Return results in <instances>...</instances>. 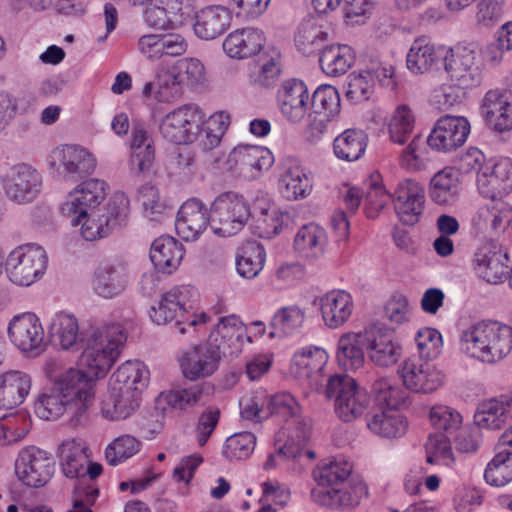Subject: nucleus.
Returning a JSON list of instances; mask_svg holds the SVG:
<instances>
[{"label": "nucleus", "mask_w": 512, "mask_h": 512, "mask_svg": "<svg viewBox=\"0 0 512 512\" xmlns=\"http://www.w3.org/2000/svg\"><path fill=\"white\" fill-rule=\"evenodd\" d=\"M95 381L87 371L69 368L52 380V386L39 395L35 409L46 420H56L64 413L72 427L84 425L95 399Z\"/></svg>", "instance_id": "nucleus-1"}, {"label": "nucleus", "mask_w": 512, "mask_h": 512, "mask_svg": "<svg viewBox=\"0 0 512 512\" xmlns=\"http://www.w3.org/2000/svg\"><path fill=\"white\" fill-rule=\"evenodd\" d=\"M352 465L344 460H325L313 470L318 487L312 489L313 500L330 508H349L367 495L366 485L351 476Z\"/></svg>", "instance_id": "nucleus-2"}, {"label": "nucleus", "mask_w": 512, "mask_h": 512, "mask_svg": "<svg viewBox=\"0 0 512 512\" xmlns=\"http://www.w3.org/2000/svg\"><path fill=\"white\" fill-rule=\"evenodd\" d=\"M149 370L141 361H126L111 376L109 397L103 415L111 420L126 419L138 407L141 392L149 382Z\"/></svg>", "instance_id": "nucleus-3"}, {"label": "nucleus", "mask_w": 512, "mask_h": 512, "mask_svg": "<svg viewBox=\"0 0 512 512\" xmlns=\"http://www.w3.org/2000/svg\"><path fill=\"white\" fill-rule=\"evenodd\" d=\"M462 349L483 363H496L512 350V327L498 321H480L461 335Z\"/></svg>", "instance_id": "nucleus-4"}, {"label": "nucleus", "mask_w": 512, "mask_h": 512, "mask_svg": "<svg viewBox=\"0 0 512 512\" xmlns=\"http://www.w3.org/2000/svg\"><path fill=\"white\" fill-rule=\"evenodd\" d=\"M81 341V364L92 377L99 379L107 374L118 358L126 335L120 324H110L91 329Z\"/></svg>", "instance_id": "nucleus-5"}, {"label": "nucleus", "mask_w": 512, "mask_h": 512, "mask_svg": "<svg viewBox=\"0 0 512 512\" xmlns=\"http://www.w3.org/2000/svg\"><path fill=\"white\" fill-rule=\"evenodd\" d=\"M196 294V290L188 286L172 288L162 296L157 307H151L149 311L151 320L157 325H165L176 320L174 327L179 334L186 332V325L195 326L199 323H207L208 316L205 313H201L199 316L186 315L187 310L192 308V305L189 304V297Z\"/></svg>", "instance_id": "nucleus-6"}, {"label": "nucleus", "mask_w": 512, "mask_h": 512, "mask_svg": "<svg viewBox=\"0 0 512 512\" xmlns=\"http://www.w3.org/2000/svg\"><path fill=\"white\" fill-rule=\"evenodd\" d=\"M252 215L247 201L234 192L220 194L211 204L209 225L221 237L236 235Z\"/></svg>", "instance_id": "nucleus-7"}, {"label": "nucleus", "mask_w": 512, "mask_h": 512, "mask_svg": "<svg viewBox=\"0 0 512 512\" xmlns=\"http://www.w3.org/2000/svg\"><path fill=\"white\" fill-rule=\"evenodd\" d=\"M325 394L327 398L334 399L335 413L343 422L356 420L368 407L367 393L348 375L331 376Z\"/></svg>", "instance_id": "nucleus-8"}, {"label": "nucleus", "mask_w": 512, "mask_h": 512, "mask_svg": "<svg viewBox=\"0 0 512 512\" xmlns=\"http://www.w3.org/2000/svg\"><path fill=\"white\" fill-rule=\"evenodd\" d=\"M127 209L128 199L123 193H115L106 206L81 217V235L87 241L107 237L125 223Z\"/></svg>", "instance_id": "nucleus-9"}, {"label": "nucleus", "mask_w": 512, "mask_h": 512, "mask_svg": "<svg viewBox=\"0 0 512 512\" xmlns=\"http://www.w3.org/2000/svg\"><path fill=\"white\" fill-rule=\"evenodd\" d=\"M46 251L37 245L29 244L14 249L6 260L9 279L19 286H30L40 279L47 268Z\"/></svg>", "instance_id": "nucleus-10"}, {"label": "nucleus", "mask_w": 512, "mask_h": 512, "mask_svg": "<svg viewBox=\"0 0 512 512\" xmlns=\"http://www.w3.org/2000/svg\"><path fill=\"white\" fill-rule=\"evenodd\" d=\"M206 114L196 104H185L168 113L160 124L162 136L169 142L181 145L192 143L199 137L200 126Z\"/></svg>", "instance_id": "nucleus-11"}, {"label": "nucleus", "mask_w": 512, "mask_h": 512, "mask_svg": "<svg viewBox=\"0 0 512 512\" xmlns=\"http://www.w3.org/2000/svg\"><path fill=\"white\" fill-rule=\"evenodd\" d=\"M55 472L53 456L35 446L22 449L15 461V473L18 479L28 487L45 486Z\"/></svg>", "instance_id": "nucleus-12"}, {"label": "nucleus", "mask_w": 512, "mask_h": 512, "mask_svg": "<svg viewBox=\"0 0 512 512\" xmlns=\"http://www.w3.org/2000/svg\"><path fill=\"white\" fill-rule=\"evenodd\" d=\"M473 261L478 276L490 284L504 282L512 270L506 248L493 239L478 247Z\"/></svg>", "instance_id": "nucleus-13"}, {"label": "nucleus", "mask_w": 512, "mask_h": 512, "mask_svg": "<svg viewBox=\"0 0 512 512\" xmlns=\"http://www.w3.org/2000/svg\"><path fill=\"white\" fill-rule=\"evenodd\" d=\"M107 196L105 181L91 178L82 181L69 193L68 201L63 204V214L71 217V225L78 226L81 217L87 216V211H96L97 207Z\"/></svg>", "instance_id": "nucleus-14"}, {"label": "nucleus", "mask_w": 512, "mask_h": 512, "mask_svg": "<svg viewBox=\"0 0 512 512\" xmlns=\"http://www.w3.org/2000/svg\"><path fill=\"white\" fill-rule=\"evenodd\" d=\"M10 341L23 353L36 357L45 350L44 330L35 314L13 317L8 326Z\"/></svg>", "instance_id": "nucleus-15"}, {"label": "nucleus", "mask_w": 512, "mask_h": 512, "mask_svg": "<svg viewBox=\"0 0 512 512\" xmlns=\"http://www.w3.org/2000/svg\"><path fill=\"white\" fill-rule=\"evenodd\" d=\"M43 180L41 174L27 164L16 166L3 179L6 197L19 205L32 203L40 195Z\"/></svg>", "instance_id": "nucleus-16"}, {"label": "nucleus", "mask_w": 512, "mask_h": 512, "mask_svg": "<svg viewBox=\"0 0 512 512\" xmlns=\"http://www.w3.org/2000/svg\"><path fill=\"white\" fill-rule=\"evenodd\" d=\"M405 388L414 393L426 394L435 391L444 380V374L428 361L415 357L407 358L398 368Z\"/></svg>", "instance_id": "nucleus-17"}, {"label": "nucleus", "mask_w": 512, "mask_h": 512, "mask_svg": "<svg viewBox=\"0 0 512 512\" xmlns=\"http://www.w3.org/2000/svg\"><path fill=\"white\" fill-rule=\"evenodd\" d=\"M244 339L251 341L240 319L231 315L219 319L210 332L207 342L219 352L221 357L233 358L242 351Z\"/></svg>", "instance_id": "nucleus-18"}, {"label": "nucleus", "mask_w": 512, "mask_h": 512, "mask_svg": "<svg viewBox=\"0 0 512 512\" xmlns=\"http://www.w3.org/2000/svg\"><path fill=\"white\" fill-rule=\"evenodd\" d=\"M281 115L290 123L298 124L309 111L310 95L307 85L299 79L285 80L277 92Z\"/></svg>", "instance_id": "nucleus-19"}, {"label": "nucleus", "mask_w": 512, "mask_h": 512, "mask_svg": "<svg viewBox=\"0 0 512 512\" xmlns=\"http://www.w3.org/2000/svg\"><path fill=\"white\" fill-rule=\"evenodd\" d=\"M475 52L470 46L457 44L450 47V90L455 89L454 101H461L465 95V89L476 85L478 80L472 72ZM452 91H450V98Z\"/></svg>", "instance_id": "nucleus-20"}, {"label": "nucleus", "mask_w": 512, "mask_h": 512, "mask_svg": "<svg viewBox=\"0 0 512 512\" xmlns=\"http://www.w3.org/2000/svg\"><path fill=\"white\" fill-rule=\"evenodd\" d=\"M274 163L272 152L261 146H238L229 154L228 164L239 176L256 178Z\"/></svg>", "instance_id": "nucleus-21"}, {"label": "nucleus", "mask_w": 512, "mask_h": 512, "mask_svg": "<svg viewBox=\"0 0 512 512\" xmlns=\"http://www.w3.org/2000/svg\"><path fill=\"white\" fill-rule=\"evenodd\" d=\"M366 350L370 360L379 367L395 365L402 356V346L392 333L383 332L379 325L366 329Z\"/></svg>", "instance_id": "nucleus-22"}, {"label": "nucleus", "mask_w": 512, "mask_h": 512, "mask_svg": "<svg viewBox=\"0 0 512 512\" xmlns=\"http://www.w3.org/2000/svg\"><path fill=\"white\" fill-rule=\"evenodd\" d=\"M57 172L66 182L75 183L90 176L96 168V159L86 149L66 145L59 152Z\"/></svg>", "instance_id": "nucleus-23"}, {"label": "nucleus", "mask_w": 512, "mask_h": 512, "mask_svg": "<svg viewBox=\"0 0 512 512\" xmlns=\"http://www.w3.org/2000/svg\"><path fill=\"white\" fill-rule=\"evenodd\" d=\"M209 225V213L198 199H189L180 207L175 222L177 234L185 241H194Z\"/></svg>", "instance_id": "nucleus-24"}, {"label": "nucleus", "mask_w": 512, "mask_h": 512, "mask_svg": "<svg viewBox=\"0 0 512 512\" xmlns=\"http://www.w3.org/2000/svg\"><path fill=\"white\" fill-rule=\"evenodd\" d=\"M222 357L212 346L206 344L194 346L183 354L180 366L184 376L190 380L212 375L218 368Z\"/></svg>", "instance_id": "nucleus-25"}, {"label": "nucleus", "mask_w": 512, "mask_h": 512, "mask_svg": "<svg viewBox=\"0 0 512 512\" xmlns=\"http://www.w3.org/2000/svg\"><path fill=\"white\" fill-rule=\"evenodd\" d=\"M393 201L400 221L406 225H414L422 214L424 190L415 181L406 180L398 185Z\"/></svg>", "instance_id": "nucleus-26"}, {"label": "nucleus", "mask_w": 512, "mask_h": 512, "mask_svg": "<svg viewBox=\"0 0 512 512\" xmlns=\"http://www.w3.org/2000/svg\"><path fill=\"white\" fill-rule=\"evenodd\" d=\"M155 161L153 139L142 124L132 128L130 166L132 175L148 176Z\"/></svg>", "instance_id": "nucleus-27"}, {"label": "nucleus", "mask_w": 512, "mask_h": 512, "mask_svg": "<svg viewBox=\"0 0 512 512\" xmlns=\"http://www.w3.org/2000/svg\"><path fill=\"white\" fill-rule=\"evenodd\" d=\"M231 20L232 16L228 8L222 5H210L196 13L194 32L200 39L213 40L227 31Z\"/></svg>", "instance_id": "nucleus-28"}, {"label": "nucleus", "mask_w": 512, "mask_h": 512, "mask_svg": "<svg viewBox=\"0 0 512 512\" xmlns=\"http://www.w3.org/2000/svg\"><path fill=\"white\" fill-rule=\"evenodd\" d=\"M140 52L149 60H158L163 56L176 57L187 50V42L180 34H147L138 41Z\"/></svg>", "instance_id": "nucleus-29"}, {"label": "nucleus", "mask_w": 512, "mask_h": 512, "mask_svg": "<svg viewBox=\"0 0 512 512\" xmlns=\"http://www.w3.org/2000/svg\"><path fill=\"white\" fill-rule=\"evenodd\" d=\"M279 185L282 195L289 200L303 198L309 194V179L297 158L287 156L281 160Z\"/></svg>", "instance_id": "nucleus-30"}, {"label": "nucleus", "mask_w": 512, "mask_h": 512, "mask_svg": "<svg viewBox=\"0 0 512 512\" xmlns=\"http://www.w3.org/2000/svg\"><path fill=\"white\" fill-rule=\"evenodd\" d=\"M32 386L31 376L20 370L0 374V408L13 409L21 405Z\"/></svg>", "instance_id": "nucleus-31"}, {"label": "nucleus", "mask_w": 512, "mask_h": 512, "mask_svg": "<svg viewBox=\"0 0 512 512\" xmlns=\"http://www.w3.org/2000/svg\"><path fill=\"white\" fill-rule=\"evenodd\" d=\"M512 419V394L482 401L474 415L475 424L480 428L501 429Z\"/></svg>", "instance_id": "nucleus-32"}, {"label": "nucleus", "mask_w": 512, "mask_h": 512, "mask_svg": "<svg viewBox=\"0 0 512 512\" xmlns=\"http://www.w3.org/2000/svg\"><path fill=\"white\" fill-rule=\"evenodd\" d=\"M482 114L490 128L496 132H505L512 129V97L498 91L486 93Z\"/></svg>", "instance_id": "nucleus-33"}, {"label": "nucleus", "mask_w": 512, "mask_h": 512, "mask_svg": "<svg viewBox=\"0 0 512 512\" xmlns=\"http://www.w3.org/2000/svg\"><path fill=\"white\" fill-rule=\"evenodd\" d=\"M265 43L263 32L255 28L237 29L225 38V53L236 59H244L256 55Z\"/></svg>", "instance_id": "nucleus-34"}, {"label": "nucleus", "mask_w": 512, "mask_h": 512, "mask_svg": "<svg viewBox=\"0 0 512 512\" xmlns=\"http://www.w3.org/2000/svg\"><path fill=\"white\" fill-rule=\"evenodd\" d=\"M88 447L80 438L64 440L58 447V457L63 474L71 479L85 477L89 462Z\"/></svg>", "instance_id": "nucleus-35"}, {"label": "nucleus", "mask_w": 512, "mask_h": 512, "mask_svg": "<svg viewBox=\"0 0 512 512\" xmlns=\"http://www.w3.org/2000/svg\"><path fill=\"white\" fill-rule=\"evenodd\" d=\"M320 309L326 326L331 329L339 328L352 314V297L343 290L330 291L320 298Z\"/></svg>", "instance_id": "nucleus-36"}, {"label": "nucleus", "mask_w": 512, "mask_h": 512, "mask_svg": "<svg viewBox=\"0 0 512 512\" xmlns=\"http://www.w3.org/2000/svg\"><path fill=\"white\" fill-rule=\"evenodd\" d=\"M448 407L434 406L430 411V420L437 432L430 434L426 444V461L429 464H435L440 459L448 457V438L446 431L448 430Z\"/></svg>", "instance_id": "nucleus-37"}, {"label": "nucleus", "mask_w": 512, "mask_h": 512, "mask_svg": "<svg viewBox=\"0 0 512 512\" xmlns=\"http://www.w3.org/2000/svg\"><path fill=\"white\" fill-rule=\"evenodd\" d=\"M374 402L380 410H399L407 408L410 403V395L407 389L388 378H380L374 381L371 389Z\"/></svg>", "instance_id": "nucleus-38"}, {"label": "nucleus", "mask_w": 512, "mask_h": 512, "mask_svg": "<svg viewBox=\"0 0 512 512\" xmlns=\"http://www.w3.org/2000/svg\"><path fill=\"white\" fill-rule=\"evenodd\" d=\"M183 256L182 244L170 236H161L155 239L150 248V259L153 265L163 273L170 274L175 270Z\"/></svg>", "instance_id": "nucleus-39"}, {"label": "nucleus", "mask_w": 512, "mask_h": 512, "mask_svg": "<svg viewBox=\"0 0 512 512\" xmlns=\"http://www.w3.org/2000/svg\"><path fill=\"white\" fill-rule=\"evenodd\" d=\"M366 330L356 334L343 335L337 345L338 364L346 371H357L364 362L366 349Z\"/></svg>", "instance_id": "nucleus-40"}, {"label": "nucleus", "mask_w": 512, "mask_h": 512, "mask_svg": "<svg viewBox=\"0 0 512 512\" xmlns=\"http://www.w3.org/2000/svg\"><path fill=\"white\" fill-rule=\"evenodd\" d=\"M48 337L53 345L63 350L76 345L80 337L76 317L66 312L56 313L48 325Z\"/></svg>", "instance_id": "nucleus-41"}, {"label": "nucleus", "mask_w": 512, "mask_h": 512, "mask_svg": "<svg viewBox=\"0 0 512 512\" xmlns=\"http://www.w3.org/2000/svg\"><path fill=\"white\" fill-rule=\"evenodd\" d=\"M512 222V207L506 203L494 205L492 208L481 209L474 225L483 234L491 237L506 231Z\"/></svg>", "instance_id": "nucleus-42"}, {"label": "nucleus", "mask_w": 512, "mask_h": 512, "mask_svg": "<svg viewBox=\"0 0 512 512\" xmlns=\"http://www.w3.org/2000/svg\"><path fill=\"white\" fill-rule=\"evenodd\" d=\"M355 60L353 49L348 45H326L319 57L322 71L329 76L345 74Z\"/></svg>", "instance_id": "nucleus-43"}, {"label": "nucleus", "mask_w": 512, "mask_h": 512, "mask_svg": "<svg viewBox=\"0 0 512 512\" xmlns=\"http://www.w3.org/2000/svg\"><path fill=\"white\" fill-rule=\"evenodd\" d=\"M444 60V69L448 71L447 55H442L425 37L417 38L412 43L407 54V68L414 73H424L439 58Z\"/></svg>", "instance_id": "nucleus-44"}, {"label": "nucleus", "mask_w": 512, "mask_h": 512, "mask_svg": "<svg viewBox=\"0 0 512 512\" xmlns=\"http://www.w3.org/2000/svg\"><path fill=\"white\" fill-rule=\"evenodd\" d=\"M367 140L368 137L363 130L346 129L334 139V154L343 161H356L365 153Z\"/></svg>", "instance_id": "nucleus-45"}, {"label": "nucleus", "mask_w": 512, "mask_h": 512, "mask_svg": "<svg viewBox=\"0 0 512 512\" xmlns=\"http://www.w3.org/2000/svg\"><path fill=\"white\" fill-rule=\"evenodd\" d=\"M214 388L207 382L190 385L189 387L173 389L164 395L167 404L179 410H185L207 402Z\"/></svg>", "instance_id": "nucleus-46"}, {"label": "nucleus", "mask_w": 512, "mask_h": 512, "mask_svg": "<svg viewBox=\"0 0 512 512\" xmlns=\"http://www.w3.org/2000/svg\"><path fill=\"white\" fill-rule=\"evenodd\" d=\"M93 286L95 292L104 298L119 295L126 287L124 269L113 265L98 267L95 271Z\"/></svg>", "instance_id": "nucleus-47"}, {"label": "nucleus", "mask_w": 512, "mask_h": 512, "mask_svg": "<svg viewBox=\"0 0 512 512\" xmlns=\"http://www.w3.org/2000/svg\"><path fill=\"white\" fill-rule=\"evenodd\" d=\"M367 427L374 434L391 439L402 437L408 429V423L399 413L381 410L367 419Z\"/></svg>", "instance_id": "nucleus-48"}, {"label": "nucleus", "mask_w": 512, "mask_h": 512, "mask_svg": "<svg viewBox=\"0 0 512 512\" xmlns=\"http://www.w3.org/2000/svg\"><path fill=\"white\" fill-rule=\"evenodd\" d=\"M325 231L314 223L302 226L294 238L295 250L304 257L317 258L323 253Z\"/></svg>", "instance_id": "nucleus-49"}, {"label": "nucleus", "mask_w": 512, "mask_h": 512, "mask_svg": "<svg viewBox=\"0 0 512 512\" xmlns=\"http://www.w3.org/2000/svg\"><path fill=\"white\" fill-rule=\"evenodd\" d=\"M236 258V269L240 276L247 279L256 277L263 269L266 252L257 242H247L241 247Z\"/></svg>", "instance_id": "nucleus-50"}, {"label": "nucleus", "mask_w": 512, "mask_h": 512, "mask_svg": "<svg viewBox=\"0 0 512 512\" xmlns=\"http://www.w3.org/2000/svg\"><path fill=\"white\" fill-rule=\"evenodd\" d=\"M328 33L319 25L307 21L303 22L295 35V46L304 55H312L326 46Z\"/></svg>", "instance_id": "nucleus-51"}, {"label": "nucleus", "mask_w": 512, "mask_h": 512, "mask_svg": "<svg viewBox=\"0 0 512 512\" xmlns=\"http://www.w3.org/2000/svg\"><path fill=\"white\" fill-rule=\"evenodd\" d=\"M309 111L330 120L340 112V97L331 85L319 86L310 97Z\"/></svg>", "instance_id": "nucleus-52"}, {"label": "nucleus", "mask_w": 512, "mask_h": 512, "mask_svg": "<svg viewBox=\"0 0 512 512\" xmlns=\"http://www.w3.org/2000/svg\"><path fill=\"white\" fill-rule=\"evenodd\" d=\"M485 160L484 154L477 148H471L467 152L454 157L450 165V189L454 177L457 183H462L465 175L478 174L485 164Z\"/></svg>", "instance_id": "nucleus-53"}, {"label": "nucleus", "mask_w": 512, "mask_h": 512, "mask_svg": "<svg viewBox=\"0 0 512 512\" xmlns=\"http://www.w3.org/2000/svg\"><path fill=\"white\" fill-rule=\"evenodd\" d=\"M497 453L488 463L484 473L486 482L501 487L512 480V451L496 449Z\"/></svg>", "instance_id": "nucleus-54"}, {"label": "nucleus", "mask_w": 512, "mask_h": 512, "mask_svg": "<svg viewBox=\"0 0 512 512\" xmlns=\"http://www.w3.org/2000/svg\"><path fill=\"white\" fill-rule=\"evenodd\" d=\"M304 321V313L296 306L281 308L272 318L270 338L282 337L298 330Z\"/></svg>", "instance_id": "nucleus-55"}, {"label": "nucleus", "mask_w": 512, "mask_h": 512, "mask_svg": "<svg viewBox=\"0 0 512 512\" xmlns=\"http://www.w3.org/2000/svg\"><path fill=\"white\" fill-rule=\"evenodd\" d=\"M414 123L415 118L411 109L407 105L398 106L389 123L391 141L399 145L406 144L412 138Z\"/></svg>", "instance_id": "nucleus-56"}, {"label": "nucleus", "mask_w": 512, "mask_h": 512, "mask_svg": "<svg viewBox=\"0 0 512 512\" xmlns=\"http://www.w3.org/2000/svg\"><path fill=\"white\" fill-rule=\"evenodd\" d=\"M374 89V75L371 71L351 73L344 85L346 98L352 103H361L370 98Z\"/></svg>", "instance_id": "nucleus-57"}, {"label": "nucleus", "mask_w": 512, "mask_h": 512, "mask_svg": "<svg viewBox=\"0 0 512 512\" xmlns=\"http://www.w3.org/2000/svg\"><path fill=\"white\" fill-rule=\"evenodd\" d=\"M290 420L295 426L296 440L289 439L286 444L279 449L278 454L286 458H297L302 455V447L305 446L310 437L311 420L308 417H302L301 412H298V416H294Z\"/></svg>", "instance_id": "nucleus-58"}, {"label": "nucleus", "mask_w": 512, "mask_h": 512, "mask_svg": "<svg viewBox=\"0 0 512 512\" xmlns=\"http://www.w3.org/2000/svg\"><path fill=\"white\" fill-rule=\"evenodd\" d=\"M415 342L420 356L418 359L434 360L441 354L443 338L441 333L434 328L425 327L418 330Z\"/></svg>", "instance_id": "nucleus-59"}, {"label": "nucleus", "mask_w": 512, "mask_h": 512, "mask_svg": "<svg viewBox=\"0 0 512 512\" xmlns=\"http://www.w3.org/2000/svg\"><path fill=\"white\" fill-rule=\"evenodd\" d=\"M255 444L256 437L253 433H236L226 440L222 453L230 460H244L253 453Z\"/></svg>", "instance_id": "nucleus-60"}, {"label": "nucleus", "mask_w": 512, "mask_h": 512, "mask_svg": "<svg viewBox=\"0 0 512 512\" xmlns=\"http://www.w3.org/2000/svg\"><path fill=\"white\" fill-rule=\"evenodd\" d=\"M139 450V442L132 436L125 435L114 440L105 451L107 462L118 465L135 455Z\"/></svg>", "instance_id": "nucleus-61"}, {"label": "nucleus", "mask_w": 512, "mask_h": 512, "mask_svg": "<svg viewBox=\"0 0 512 512\" xmlns=\"http://www.w3.org/2000/svg\"><path fill=\"white\" fill-rule=\"evenodd\" d=\"M409 301L401 293H395L383 307V318L392 326L398 327L409 321Z\"/></svg>", "instance_id": "nucleus-62"}, {"label": "nucleus", "mask_w": 512, "mask_h": 512, "mask_svg": "<svg viewBox=\"0 0 512 512\" xmlns=\"http://www.w3.org/2000/svg\"><path fill=\"white\" fill-rule=\"evenodd\" d=\"M285 219H289V215L287 213L279 212L276 209H263L256 220V227L259 230L260 237L270 239L279 234Z\"/></svg>", "instance_id": "nucleus-63"}, {"label": "nucleus", "mask_w": 512, "mask_h": 512, "mask_svg": "<svg viewBox=\"0 0 512 512\" xmlns=\"http://www.w3.org/2000/svg\"><path fill=\"white\" fill-rule=\"evenodd\" d=\"M99 496V489L87 484L85 479L77 482L73 491V506L68 512H93V506Z\"/></svg>", "instance_id": "nucleus-64"}]
</instances>
